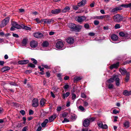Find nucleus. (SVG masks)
<instances>
[{
  "instance_id": "c756f323",
  "label": "nucleus",
  "mask_w": 131,
  "mask_h": 131,
  "mask_svg": "<svg viewBox=\"0 0 131 131\" xmlns=\"http://www.w3.org/2000/svg\"><path fill=\"white\" fill-rule=\"evenodd\" d=\"M122 9V8L121 7H116L113 8L111 10L112 12H114L117 11L121 10Z\"/></svg>"
},
{
  "instance_id": "423d86ee",
  "label": "nucleus",
  "mask_w": 131,
  "mask_h": 131,
  "mask_svg": "<svg viewBox=\"0 0 131 131\" xmlns=\"http://www.w3.org/2000/svg\"><path fill=\"white\" fill-rule=\"evenodd\" d=\"M97 124L99 127L103 129H106L108 128V126L106 124L103 125L102 122H97Z\"/></svg>"
},
{
  "instance_id": "0eeeda50",
  "label": "nucleus",
  "mask_w": 131,
  "mask_h": 131,
  "mask_svg": "<svg viewBox=\"0 0 131 131\" xmlns=\"http://www.w3.org/2000/svg\"><path fill=\"white\" fill-rule=\"evenodd\" d=\"M86 17L85 16H78L76 17V20L78 22L81 23L85 20Z\"/></svg>"
},
{
  "instance_id": "79ce46f5",
  "label": "nucleus",
  "mask_w": 131,
  "mask_h": 131,
  "mask_svg": "<svg viewBox=\"0 0 131 131\" xmlns=\"http://www.w3.org/2000/svg\"><path fill=\"white\" fill-rule=\"evenodd\" d=\"M34 20H36V21L38 23H42V22H43V21H41L42 20V19L41 20H40L38 18H36Z\"/></svg>"
},
{
  "instance_id": "774afa93",
  "label": "nucleus",
  "mask_w": 131,
  "mask_h": 131,
  "mask_svg": "<svg viewBox=\"0 0 131 131\" xmlns=\"http://www.w3.org/2000/svg\"><path fill=\"white\" fill-rule=\"evenodd\" d=\"M83 103L84 105L85 106H86L88 105V103L86 102H84Z\"/></svg>"
},
{
  "instance_id": "c85d7f7f",
  "label": "nucleus",
  "mask_w": 131,
  "mask_h": 131,
  "mask_svg": "<svg viewBox=\"0 0 131 131\" xmlns=\"http://www.w3.org/2000/svg\"><path fill=\"white\" fill-rule=\"evenodd\" d=\"M82 79V78L80 77L76 76L74 77V81H77L81 80Z\"/></svg>"
},
{
  "instance_id": "2f4dec72",
  "label": "nucleus",
  "mask_w": 131,
  "mask_h": 131,
  "mask_svg": "<svg viewBox=\"0 0 131 131\" xmlns=\"http://www.w3.org/2000/svg\"><path fill=\"white\" fill-rule=\"evenodd\" d=\"M45 103V100L44 99H41L40 101V104L41 106H43Z\"/></svg>"
},
{
  "instance_id": "2eb2a0df",
  "label": "nucleus",
  "mask_w": 131,
  "mask_h": 131,
  "mask_svg": "<svg viewBox=\"0 0 131 131\" xmlns=\"http://www.w3.org/2000/svg\"><path fill=\"white\" fill-rule=\"evenodd\" d=\"M67 42L69 44H72L74 41V39L71 37H69L66 39Z\"/></svg>"
},
{
  "instance_id": "6ab92c4d",
  "label": "nucleus",
  "mask_w": 131,
  "mask_h": 131,
  "mask_svg": "<svg viewBox=\"0 0 131 131\" xmlns=\"http://www.w3.org/2000/svg\"><path fill=\"white\" fill-rule=\"evenodd\" d=\"M75 25L72 23H69L68 24V26L70 28L72 29V30L74 31L75 27Z\"/></svg>"
},
{
  "instance_id": "1a4fd4ad",
  "label": "nucleus",
  "mask_w": 131,
  "mask_h": 131,
  "mask_svg": "<svg viewBox=\"0 0 131 131\" xmlns=\"http://www.w3.org/2000/svg\"><path fill=\"white\" fill-rule=\"evenodd\" d=\"M12 26L15 27L18 29H20L21 28V25H19L15 21H13L12 22Z\"/></svg>"
},
{
  "instance_id": "5fc2aeb1",
  "label": "nucleus",
  "mask_w": 131,
  "mask_h": 131,
  "mask_svg": "<svg viewBox=\"0 0 131 131\" xmlns=\"http://www.w3.org/2000/svg\"><path fill=\"white\" fill-rule=\"evenodd\" d=\"M20 112L23 115H24L25 114V112L23 110H21L20 111Z\"/></svg>"
},
{
  "instance_id": "58836bf2",
  "label": "nucleus",
  "mask_w": 131,
  "mask_h": 131,
  "mask_svg": "<svg viewBox=\"0 0 131 131\" xmlns=\"http://www.w3.org/2000/svg\"><path fill=\"white\" fill-rule=\"evenodd\" d=\"M113 85L112 83L108 85V88L110 90L112 89L113 88Z\"/></svg>"
},
{
  "instance_id": "c03bdc74",
  "label": "nucleus",
  "mask_w": 131,
  "mask_h": 131,
  "mask_svg": "<svg viewBox=\"0 0 131 131\" xmlns=\"http://www.w3.org/2000/svg\"><path fill=\"white\" fill-rule=\"evenodd\" d=\"M42 66L44 67L45 68L47 69H50V66H48L47 65H42Z\"/></svg>"
},
{
  "instance_id": "3c124183",
  "label": "nucleus",
  "mask_w": 131,
  "mask_h": 131,
  "mask_svg": "<svg viewBox=\"0 0 131 131\" xmlns=\"http://www.w3.org/2000/svg\"><path fill=\"white\" fill-rule=\"evenodd\" d=\"M81 97L82 98H85L86 97V96L85 94L83 93H81Z\"/></svg>"
},
{
  "instance_id": "13d9d810",
  "label": "nucleus",
  "mask_w": 131,
  "mask_h": 131,
  "mask_svg": "<svg viewBox=\"0 0 131 131\" xmlns=\"http://www.w3.org/2000/svg\"><path fill=\"white\" fill-rule=\"evenodd\" d=\"M34 113V111L32 110H30L29 111V115L32 114Z\"/></svg>"
},
{
  "instance_id": "7c9ffc66",
  "label": "nucleus",
  "mask_w": 131,
  "mask_h": 131,
  "mask_svg": "<svg viewBox=\"0 0 131 131\" xmlns=\"http://www.w3.org/2000/svg\"><path fill=\"white\" fill-rule=\"evenodd\" d=\"M27 40L26 39H24L22 41V43L23 44L22 45L23 46H25L27 43Z\"/></svg>"
},
{
  "instance_id": "cd10ccee",
  "label": "nucleus",
  "mask_w": 131,
  "mask_h": 131,
  "mask_svg": "<svg viewBox=\"0 0 131 131\" xmlns=\"http://www.w3.org/2000/svg\"><path fill=\"white\" fill-rule=\"evenodd\" d=\"M21 28H23L26 30H30L31 29V28L30 27L24 26L23 24L21 25Z\"/></svg>"
},
{
  "instance_id": "393cba45",
  "label": "nucleus",
  "mask_w": 131,
  "mask_h": 131,
  "mask_svg": "<svg viewBox=\"0 0 131 131\" xmlns=\"http://www.w3.org/2000/svg\"><path fill=\"white\" fill-rule=\"evenodd\" d=\"M70 9V8L69 7L66 6L62 10V12L63 13H66L69 12Z\"/></svg>"
},
{
  "instance_id": "f257e3e1",
  "label": "nucleus",
  "mask_w": 131,
  "mask_h": 131,
  "mask_svg": "<svg viewBox=\"0 0 131 131\" xmlns=\"http://www.w3.org/2000/svg\"><path fill=\"white\" fill-rule=\"evenodd\" d=\"M112 17L114 21L117 23L122 21L123 19V17L118 14L115 15Z\"/></svg>"
},
{
  "instance_id": "603ef678",
  "label": "nucleus",
  "mask_w": 131,
  "mask_h": 131,
  "mask_svg": "<svg viewBox=\"0 0 131 131\" xmlns=\"http://www.w3.org/2000/svg\"><path fill=\"white\" fill-rule=\"evenodd\" d=\"M69 122V120L67 118H65L63 121H62V123H64L65 122Z\"/></svg>"
},
{
  "instance_id": "ddd939ff",
  "label": "nucleus",
  "mask_w": 131,
  "mask_h": 131,
  "mask_svg": "<svg viewBox=\"0 0 131 131\" xmlns=\"http://www.w3.org/2000/svg\"><path fill=\"white\" fill-rule=\"evenodd\" d=\"M86 3V0H82L80 2L78 3V6H82L84 5Z\"/></svg>"
},
{
  "instance_id": "f03ea898",
  "label": "nucleus",
  "mask_w": 131,
  "mask_h": 131,
  "mask_svg": "<svg viewBox=\"0 0 131 131\" xmlns=\"http://www.w3.org/2000/svg\"><path fill=\"white\" fill-rule=\"evenodd\" d=\"M112 77L114 81H115L116 85L117 86H119L120 85L119 79V78L118 75L114 74L113 75Z\"/></svg>"
},
{
  "instance_id": "4c0bfd02",
  "label": "nucleus",
  "mask_w": 131,
  "mask_h": 131,
  "mask_svg": "<svg viewBox=\"0 0 131 131\" xmlns=\"http://www.w3.org/2000/svg\"><path fill=\"white\" fill-rule=\"evenodd\" d=\"M95 117H90L88 119L89 121V122H92L94 121L95 119Z\"/></svg>"
},
{
  "instance_id": "c9c22d12",
  "label": "nucleus",
  "mask_w": 131,
  "mask_h": 131,
  "mask_svg": "<svg viewBox=\"0 0 131 131\" xmlns=\"http://www.w3.org/2000/svg\"><path fill=\"white\" fill-rule=\"evenodd\" d=\"M114 80L113 79L112 77L109 79L107 81V82L108 83H110L113 82L114 81Z\"/></svg>"
},
{
  "instance_id": "6e6d98bb",
  "label": "nucleus",
  "mask_w": 131,
  "mask_h": 131,
  "mask_svg": "<svg viewBox=\"0 0 131 131\" xmlns=\"http://www.w3.org/2000/svg\"><path fill=\"white\" fill-rule=\"evenodd\" d=\"M94 24L95 25H97L99 23V21L97 20H95L94 21Z\"/></svg>"
},
{
  "instance_id": "052dcab7",
  "label": "nucleus",
  "mask_w": 131,
  "mask_h": 131,
  "mask_svg": "<svg viewBox=\"0 0 131 131\" xmlns=\"http://www.w3.org/2000/svg\"><path fill=\"white\" fill-rule=\"evenodd\" d=\"M13 36L14 37H15L16 38H18L19 37L18 35L16 34H15L14 33L13 34Z\"/></svg>"
},
{
  "instance_id": "37998d69",
  "label": "nucleus",
  "mask_w": 131,
  "mask_h": 131,
  "mask_svg": "<svg viewBox=\"0 0 131 131\" xmlns=\"http://www.w3.org/2000/svg\"><path fill=\"white\" fill-rule=\"evenodd\" d=\"M29 67L31 68H35V65L31 63H29L28 64Z\"/></svg>"
},
{
  "instance_id": "de8ad7c7",
  "label": "nucleus",
  "mask_w": 131,
  "mask_h": 131,
  "mask_svg": "<svg viewBox=\"0 0 131 131\" xmlns=\"http://www.w3.org/2000/svg\"><path fill=\"white\" fill-rule=\"evenodd\" d=\"M31 60L33 61V62L34 64H37V61L34 58H31Z\"/></svg>"
},
{
  "instance_id": "49530a36",
  "label": "nucleus",
  "mask_w": 131,
  "mask_h": 131,
  "mask_svg": "<svg viewBox=\"0 0 131 131\" xmlns=\"http://www.w3.org/2000/svg\"><path fill=\"white\" fill-rule=\"evenodd\" d=\"M79 109L82 111H83L84 110V108L83 106H80L79 107Z\"/></svg>"
},
{
  "instance_id": "f8f14e48",
  "label": "nucleus",
  "mask_w": 131,
  "mask_h": 131,
  "mask_svg": "<svg viewBox=\"0 0 131 131\" xmlns=\"http://www.w3.org/2000/svg\"><path fill=\"white\" fill-rule=\"evenodd\" d=\"M29 61L28 60H23L19 61L18 63L20 64H24L28 63Z\"/></svg>"
},
{
  "instance_id": "39448f33",
  "label": "nucleus",
  "mask_w": 131,
  "mask_h": 131,
  "mask_svg": "<svg viewBox=\"0 0 131 131\" xmlns=\"http://www.w3.org/2000/svg\"><path fill=\"white\" fill-rule=\"evenodd\" d=\"M41 21L44 22V24H53L54 22V20L52 19H42Z\"/></svg>"
},
{
  "instance_id": "864d4df0",
  "label": "nucleus",
  "mask_w": 131,
  "mask_h": 131,
  "mask_svg": "<svg viewBox=\"0 0 131 131\" xmlns=\"http://www.w3.org/2000/svg\"><path fill=\"white\" fill-rule=\"evenodd\" d=\"M115 28L116 29L119 28H120V25L119 24H116L115 26Z\"/></svg>"
},
{
  "instance_id": "ea45409f",
  "label": "nucleus",
  "mask_w": 131,
  "mask_h": 131,
  "mask_svg": "<svg viewBox=\"0 0 131 131\" xmlns=\"http://www.w3.org/2000/svg\"><path fill=\"white\" fill-rule=\"evenodd\" d=\"M84 27L86 29H88L90 28V26L88 24L86 23L84 25Z\"/></svg>"
},
{
  "instance_id": "4d7b16f0",
  "label": "nucleus",
  "mask_w": 131,
  "mask_h": 131,
  "mask_svg": "<svg viewBox=\"0 0 131 131\" xmlns=\"http://www.w3.org/2000/svg\"><path fill=\"white\" fill-rule=\"evenodd\" d=\"M88 35L90 36H93L95 35V33L93 32H90L89 33Z\"/></svg>"
},
{
  "instance_id": "e433bc0d",
  "label": "nucleus",
  "mask_w": 131,
  "mask_h": 131,
  "mask_svg": "<svg viewBox=\"0 0 131 131\" xmlns=\"http://www.w3.org/2000/svg\"><path fill=\"white\" fill-rule=\"evenodd\" d=\"M76 94L74 93H73L72 95L71 98L73 100H74L76 99Z\"/></svg>"
},
{
  "instance_id": "f704fd0d",
  "label": "nucleus",
  "mask_w": 131,
  "mask_h": 131,
  "mask_svg": "<svg viewBox=\"0 0 131 131\" xmlns=\"http://www.w3.org/2000/svg\"><path fill=\"white\" fill-rule=\"evenodd\" d=\"M105 18H106L107 20H109L111 19V17L110 15H105Z\"/></svg>"
},
{
  "instance_id": "5701e85b",
  "label": "nucleus",
  "mask_w": 131,
  "mask_h": 131,
  "mask_svg": "<svg viewBox=\"0 0 131 131\" xmlns=\"http://www.w3.org/2000/svg\"><path fill=\"white\" fill-rule=\"evenodd\" d=\"M123 94L125 96H129L131 94V91H128L127 90H125L123 92Z\"/></svg>"
},
{
  "instance_id": "8fccbe9b",
  "label": "nucleus",
  "mask_w": 131,
  "mask_h": 131,
  "mask_svg": "<svg viewBox=\"0 0 131 131\" xmlns=\"http://www.w3.org/2000/svg\"><path fill=\"white\" fill-rule=\"evenodd\" d=\"M78 6H73L72 7H73V9L75 10H77L78 8Z\"/></svg>"
},
{
  "instance_id": "e2e57ef3",
  "label": "nucleus",
  "mask_w": 131,
  "mask_h": 131,
  "mask_svg": "<svg viewBox=\"0 0 131 131\" xmlns=\"http://www.w3.org/2000/svg\"><path fill=\"white\" fill-rule=\"evenodd\" d=\"M61 106H59L57 108V111L59 112L61 111Z\"/></svg>"
},
{
  "instance_id": "0e129e2a",
  "label": "nucleus",
  "mask_w": 131,
  "mask_h": 131,
  "mask_svg": "<svg viewBox=\"0 0 131 131\" xmlns=\"http://www.w3.org/2000/svg\"><path fill=\"white\" fill-rule=\"evenodd\" d=\"M27 126H25L23 128L22 131H27Z\"/></svg>"
},
{
  "instance_id": "4468645a",
  "label": "nucleus",
  "mask_w": 131,
  "mask_h": 131,
  "mask_svg": "<svg viewBox=\"0 0 131 131\" xmlns=\"http://www.w3.org/2000/svg\"><path fill=\"white\" fill-rule=\"evenodd\" d=\"M119 65V63L117 62L116 64H114L110 66V68L112 69L113 68H117Z\"/></svg>"
},
{
  "instance_id": "a19ab883",
  "label": "nucleus",
  "mask_w": 131,
  "mask_h": 131,
  "mask_svg": "<svg viewBox=\"0 0 131 131\" xmlns=\"http://www.w3.org/2000/svg\"><path fill=\"white\" fill-rule=\"evenodd\" d=\"M69 87V86L67 84H65L63 87L64 89H65V91H66V90Z\"/></svg>"
},
{
  "instance_id": "7ed1b4c3",
  "label": "nucleus",
  "mask_w": 131,
  "mask_h": 131,
  "mask_svg": "<svg viewBox=\"0 0 131 131\" xmlns=\"http://www.w3.org/2000/svg\"><path fill=\"white\" fill-rule=\"evenodd\" d=\"M9 18L7 17L5 18L2 21L0 25V26L2 28L4 27L8 23L9 20Z\"/></svg>"
},
{
  "instance_id": "680f3d73",
  "label": "nucleus",
  "mask_w": 131,
  "mask_h": 131,
  "mask_svg": "<svg viewBox=\"0 0 131 131\" xmlns=\"http://www.w3.org/2000/svg\"><path fill=\"white\" fill-rule=\"evenodd\" d=\"M131 62V60H127L124 62V64L126 63H129Z\"/></svg>"
},
{
  "instance_id": "a211bd4d",
  "label": "nucleus",
  "mask_w": 131,
  "mask_h": 131,
  "mask_svg": "<svg viewBox=\"0 0 131 131\" xmlns=\"http://www.w3.org/2000/svg\"><path fill=\"white\" fill-rule=\"evenodd\" d=\"M90 122L88 119H86L83 122V126L85 127H88L89 125Z\"/></svg>"
},
{
  "instance_id": "4be33fe9",
  "label": "nucleus",
  "mask_w": 131,
  "mask_h": 131,
  "mask_svg": "<svg viewBox=\"0 0 131 131\" xmlns=\"http://www.w3.org/2000/svg\"><path fill=\"white\" fill-rule=\"evenodd\" d=\"M10 69L9 67L8 66H5L2 68L1 70L2 72H4L6 71L9 70Z\"/></svg>"
},
{
  "instance_id": "20e7f679",
  "label": "nucleus",
  "mask_w": 131,
  "mask_h": 131,
  "mask_svg": "<svg viewBox=\"0 0 131 131\" xmlns=\"http://www.w3.org/2000/svg\"><path fill=\"white\" fill-rule=\"evenodd\" d=\"M63 43L61 41H58L56 44V47L57 48L59 49H64L63 46Z\"/></svg>"
},
{
  "instance_id": "bf43d9fd",
  "label": "nucleus",
  "mask_w": 131,
  "mask_h": 131,
  "mask_svg": "<svg viewBox=\"0 0 131 131\" xmlns=\"http://www.w3.org/2000/svg\"><path fill=\"white\" fill-rule=\"evenodd\" d=\"M46 76L47 77H49L50 76V73L49 72H47L46 73Z\"/></svg>"
},
{
  "instance_id": "09e8293b",
  "label": "nucleus",
  "mask_w": 131,
  "mask_h": 131,
  "mask_svg": "<svg viewBox=\"0 0 131 131\" xmlns=\"http://www.w3.org/2000/svg\"><path fill=\"white\" fill-rule=\"evenodd\" d=\"M119 113V111H117L116 110H114L113 111V113L114 114H116L118 113Z\"/></svg>"
},
{
  "instance_id": "69168bd1",
  "label": "nucleus",
  "mask_w": 131,
  "mask_h": 131,
  "mask_svg": "<svg viewBox=\"0 0 131 131\" xmlns=\"http://www.w3.org/2000/svg\"><path fill=\"white\" fill-rule=\"evenodd\" d=\"M92 19H100L99 16H94L91 18Z\"/></svg>"
},
{
  "instance_id": "a18cd8bd",
  "label": "nucleus",
  "mask_w": 131,
  "mask_h": 131,
  "mask_svg": "<svg viewBox=\"0 0 131 131\" xmlns=\"http://www.w3.org/2000/svg\"><path fill=\"white\" fill-rule=\"evenodd\" d=\"M55 118V117H54L53 118L51 116L49 118V121L50 122H51L53 121Z\"/></svg>"
},
{
  "instance_id": "aec40b11",
  "label": "nucleus",
  "mask_w": 131,
  "mask_h": 131,
  "mask_svg": "<svg viewBox=\"0 0 131 131\" xmlns=\"http://www.w3.org/2000/svg\"><path fill=\"white\" fill-rule=\"evenodd\" d=\"M111 38L113 40L116 41L118 39V37L117 35L114 34L111 36Z\"/></svg>"
},
{
  "instance_id": "dca6fc26",
  "label": "nucleus",
  "mask_w": 131,
  "mask_h": 131,
  "mask_svg": "<svg viewBox=\"0 0 131 131\" xmlns=\"http://www.w3.org/2000/svg\"><path fill=\"white\" fill-rule=\"evenodd\" d=\"M119 71L122 75H124L127 72L126 70L123 67L120 68Z\"/></svg>"
},
{
  "instance_id": "9d476101",
  "label": "nucleus",
  "mask_w": 131,
  "mask_h": 131,
  "mask_svg": "<svg viewBox=\"0 0 131 131\" xmlns=\"http://www.w3.org/2000/svg\"><path fill=\"white\" fill-rule=\"evenodd\" d=\"M34 36L37 38H40L43 37V34L40 32H37L35 33L34 34Z\"/></svg>"
},
{
  "instance_id": "473e14b6",
  "label": "nucleus",
  "mask_w": 131,
  "mask_h": 131,
  "mask_svg": "<svg viewBox=\"0 0 131 131\" xmlns=\"http://www.w3.org/2000/svg\"><path fill=\"white\" fill-rule=\"evenodd\" d=\"M49 43L47 41H45L43 42L42 45L43 47H47L49 45Z\"/></svg>"
},
{
  "instance_id": "412c9836",
  "label": "nucleus",
  "mask_w": 131,
  "mask_h": 131,
  "mask_svg": "<svg viewBox=\"0 0 131 131\" xmlns=\"http://www.w3.org/2000/svg\"><path fill=\"white\" fill-rule=\"evenodd\" d=\"M82 28V27L80 25H78L75 26V27L74 29V31H76L77 32L79 31L80 30H81Z\"/></svg>"
},
{
  "instance_id": "f3484780",
  "label": "nucleus",
  "mask_w": 131,
  "mask_h": 131,
  "mask_svg": "<svg viewBox=\"0 0 131 131\" xmlns=\"http://www.w3.org/2000/svg\"><path fill=\"white\" fill-rule=\"evenodd\" d=\"M61 12V9H55L52 10L51 13L54 14H58L59 13Z\"/></svg>"
},
{
  "instance_id": "6e6552de",
  "label": "nucleus",
  "mask_w": 131,
  "mask_h": 131,
  "mask_svg": "<svg viewBox=\"0 0 131 131\" xmlns=\"http://www.w3.org/2000/svg\"><path fill=\"white\" fill-rule=\"evenodd\" d=\"M32 106L34 107H37L38 105V100L37 99L34 98L32 101Z\"/></svg>"
},
{
  "instance_id": "338daca9",
  "label": "nucleus",
  "mask_w": 131,
  "mask_h": 131,
  "mask_svg": "<svg viewBox=\"0 0 131 131\" xmlns=\"http://www.w3.org/2000/svg\"><path fill=\"white\" fill-rule=\"evenodd\" d=\"M50 94L51 95V96L53 98L55 97V96L54 94L51 91L50 92Z\"/></svg>"
},
{
  "instance_id": "bb28decb",
  "label": "nucleus",
  "mask_w": 131,
  "mask_h": 131,
  "mask_svg": "<svg viewBox=\"0 0 131 131\" xmlns=\"http://www.w3.org/2000/svg\"><path fill=\"white\" fill-rule=\"evenodd\" d=\"M70 94V93L68 92H66L65 94L64 93L62 95V98L63 99H64L66 98H67L68 96Z\"/></svg>"
},
{
  "instance_id": "72a5a7b5",
  "label": "nucleus",
  "mask_w": 131,
  "mask_h": 131,
  "mask_svg": "<svg viewBox=\"0 0 131 131\" xmlns=\"http://www.w3.org/2000/svg\"><path fill=\"white\" fill-rule=\"evenodd\" d=\"M129 122L128 121H126L124 123V126L126 128L129 127Z\"/></svg>"
},
{
  "instance_id": "9b49d317",
  "label": "nucleus",
  "mask_w": 131,
  "mask_h": 131,
  "mask_svg": "<svg viewBox=\"0 0 131 131\" xmlns=\"http://www.w3.org/2000/svg\"><path fill=\"white\" fill-rule=\"evenodd\" d=\"M37 41L33 40L30 43V46L32 48H35L37 46Z\"/></svg>"
},
{
  "instance_id": "a878e982",
  "label": "nucleus",
  "mask_w": 131,
  "mask_h": 131,
  "mask_svg": "<svg viewBox=\"0 0 131 131\" xmlns=\"http://www.w3.org/2000/svg\"><path fill=\"white\" fill-rule=\"evenodd\" d=\"M48 122V119H46L41 124V126L42 127H45L46 125L47 124Z\"/></svg>"
},
{
  "instance_id": "b1692460",
  "label": "nucleus",
  "mask_w": 131,
  "mask_h": 131,
  "mask_svg": "<svg viewBox=\"0 0 131 131\" xmlns=\"http://www.w3.org/2000/svg\"><path fill=\"white\" fill-rule=\"evenodd\" d=\"M119 34L120 36L126 37L128 36V35L126 33H124L123 32H120L119 33Z\"/></svg>"
}]
</instances>
